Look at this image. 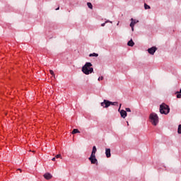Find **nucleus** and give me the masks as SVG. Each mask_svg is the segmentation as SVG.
Returning <instances> with one entry per match:
<instances>
[{
  "mask_svg": "<svg viewBox=\"0 0 181 181\" xmlns=\"http://www.w3.org/2000/svg\"><path fill=\"white\" fill-rule=\"evenodd\" d=\"M82 72L86 76H88V74H91V73H93L94 69L93 68V64L90 62H86L85 65L82 67Z\"/></svg>",
  "mask_w": 181,
  "mask_h": 181,
  "instance_id": "f257e3e1",
  "label": "nucleus"
},
{
  "mask_svg": "<svg viewBox=\"0 0 181 181\" xmlns=\"http://www.w3.org/2000/svg\"><path fill=\"white\" fill-rule=\"evenodd\" d=\"M149 119L150 122L152 124V125H154V127H156V125L159 124V117H158L156 113L150 114Z\"/></svg>",
  "mask_w": 181,
  "mask_h": 181,
  "instance_id": "f03ea898",
  "label": "nucleus"
},
{
  "mask_svg": "<svg viewBox=\"0 0 181 181\" xmlns=\"http://www.w3.org/2000/svg\"><path fill=\"white\" fill-rule=\"evenodd\" d=\"M97 153V147L94 146L93 147L91 155L89 158V160L91 162L92 164L95 165L97 163V158H95V153Z\"/></svg>",
  "mask_w": 181,
  "mask_h": 181,
  "instance_id": "7ed1b4c3",
  "label": "nucleus"
},
{
  "mask_svg": "<svg viewBox=\"0 0 181 181\" xmlns=\"http://www.w3.org/2000/svg\"><path fill=\"white\" fill-rule=\"evenodd\" d=\"M170 111V108H169V106L165 103H163L160 105V114H165V115H167V114H169Z\"/></svg>",
  "mask_w": 181,
  "mask_h": 181,
  "instance_id": "20e7f679",
  "label": "nucleus"
},
{
  "mask_svg": "<svg viewBox=\"0 0 181 181\" xmlns=\"http://www.w3.org/2000/svg\"><path fill=\"white\" fill-rule=\"evenodd\" d=\"M111 105V101L107 100H104L103 103H101V107H103L104 108H108Z\"/></svg>",
  "mask_w": 181,
  "mask_h": 181,
  "instance_id": "39448f33",
  "label": "nucleus"
},
{
  "mask_svg": "<svg viewBox=\"0 0 181 181\" xmlns=\"http://www.w3.org/2000/svg\"><path fill=\"white\" fill-rule=\"evenodd\" d=\"M131 21L132 22L130 23V27L132 28V32H134V27L135 26V25H136V23H138V22H139V21L131 18Z\"/></svg>",
  "mask_w": 181,
  "mask_h": 181,
  "instance_id": "423d86ee",
  "label": "nucleus"
},
{
  "mask_svg": "<svg viewBox=\"0 0 181 181\" xmlns=\"http://www.w3.org/2000/svg\"><path fill=\"white\" fill-rule=\"evenodd\" d=\"M158 49L156 47H153L148 49V52L150 54H155V52H156Z\"/></svg>",
  "mask_w": 181,
  "mask_h": 181,
  "instance_id": "0eeeda50",
  "label": "nucleus"
},
{
  "mask_svg": "<svg viewBox=\"0 0 181 181\" xmlns=\"http://www.w3.org/2000/svg\"><path fill=\"white\" fill-rule=\"evenodd\" d=\"M44 177L45 179H46L47 180H50V179H52L53 177V175H52V174L49 173H46L44 175Z\"/></svg>",
  "mask_w": 181,
  "mask_h": 181,
  "instance_id": "6e6552de",
  "label": "nucleus"
},
{
  "mask_svg": "<svg viewBox=\"0 0 181 181\" xmlns=\"http://www.w3.org/2000/svg\"><path fill=\"white\" fill-rule=\"evenodd\" d=\"M105 155L107 158H111V149L106 148L105 149Z\"/></svg>",
  "mask_w": 181,
  "mask_h": 181,
  "instance_id": "1a4fd4ad",
  "label": "nucleus"
},
{
  "mask_svg": "<svg viewBox=\"0 0 181 181\" xmlns=\"http://www.w3.org/2000/svg\"><path fill=\"white\" fill-rule=\"evenodd\" d=\"M120 115H121L122 118H125L127 117V111L122 110L120 111Z\"/></svg>",
  "mask_w": 181,
  "mask_h": 181,
  "instance_id": "9d476101",
  "label": "nucleus"
},
{
  "mask_svg": "<svg viewBox=\"0 0 181 181\" xmlns=\"http://www.w3.org/2000/svg\"><path fill=\"white\" fill-rule=\"evenodd\" d=\"M128 46H131L132 47V46H134V45H135V43L134 42V41L132 40H130L128 43H127Z\"/></svg>",
  "mask_w": 181,
  "mask_h": 181,
  "instance_id": "9b49d317",
  "label": "nucleus"
},
{
  "mask_svg": "<svg viewBox=\"0 0 181 181\" xmlns=\"http://www.w3.org/2000/svg\"><path fill=\"white\" fill-rule=\"evenodd\" d=\"M89 57H98V54H97V53L90 54Z\"/></svg>",
  "mask_w": 181,
  "mask_h": 181,
  "instance_id": "f8f14e48",
  "label": "nucleus"
},
{
  "mask_svg": "<svg viewBox=\"0 0 181 181\" xmlns=\"http://www.w3.org/2000/svg\"><path fill=\"white\" fill-rule=\"evenodd\" d=\"M71 134H80V131H78V129H74L72 131Z\"/></svg>",
  "mask_w": 181,
  "mask_h": 181,
  "instance_id": "ddd939ff",
  "label": "nucleus"
},
{
  "mask_svg": "<svg viewBox=\"0 0 181 181\" xmlns=\"http://www.w3.org/2000/svg\"><path fill=\"white\" fill-rule=\"evenodd\" d=\"M87 6L88 8H90V9H93V4H91V3L88 2Z\"/></svg>",
  "mask_w": 181,
  "mask_h": 181,
  "instance_id": "4468645a",
  "label": "nucleus"
},
{
  "mask_svg": "<svg viewBox=\"0 0 181 181\" xmlns=\"http://www.w3.org/2000/svg\"><path fill=\"white\" fill-rule=\"evenodd\" d=\"M176 94H177V98H181V93H180L179 91H177Z\"/></svg>",
  "mask_w": 181,
  "mask_h": 181,
  "instance_id": "2eb2a0df",
  "label": "nucleus"
},
{
  "mask_svg": "<svg viewBox=\"0 0 181 181\" xmlns=\"http://www.w3.org/2000/svg\"><path fill=\"white\" fill-rule=\"evenodd\" d=\"M144 8L145 9H151V6H149L148 4H144Z\"/></svg>",
  "mask_w": 181,
  "mask_h": 181,
  "instance_id": "dca6fc26",
  "label": "nucleus"
},
{
  "mask_svg": "<svg viewBox=\"0 0 181 181\" xmlns=\"http://www.w3.org/2000/svg\"><path fill=\"white\" fill-rule=\"evenodd\" d=\"M110 105H118L117 102H110Z\"/></svg>",
  "mask_w": 181,
  "mask_h": 181,
  "instance_id": "f3484780",
  "label": "nucleus"
},
{
  "mask_svg": "<svg viewBox=\"0 0 181 181\" xmlns=\"http://www.w3.org/2000/svg\"><path fill=\"white\" fill-rule=\"evenodd\" d=\"M177 133L181 134V124L178 126Z\"/></svg>",
  "mask_w": 181,
  "mask_h": 181,
  "instance_id": "a211bd4d",
  "label": "nucleus"
},
{
  "mask_svg": "<svg viewBox=\"0 0 181 181\" xmlns=\"http://www.w3.org/2000/svg\"><path fill=\"white\" fill-rule=\"evenodd\" d=\"M108 22H110V23H112V21H105V23H102V24H101V26H105V23H108Z\"/></svg>",
  "mask_w": 181,
  "mask_h": 181,
  "instance_id": "6ab92c4d",
  "label": "nucleus"
},
{
  "mask_svg": "<svg viewBox=\"0 0 181 181\" xmlns=\"http://www.w3.org/2000/svg\"><path fill=\"white\" fill-rule=\"evenodd\" d=\"M49 73L52 75V77H54V72L53 71V70H49Z\"/></svg>",
  "mask_w": 181,
  "mask_h": 181,
  "instance_id": "aec40b11",
  "label": "nucleus"
},
{
  "mask_svg": "<svg viewBox=\"0 0 181 181\" xmlns=\"http://www.w3.org/2000/svg\"><path fill=\"white\" fill-rule=\"evenodd\" d=\"M98 80V81H101L104 80V76L99 77Z\"/></svg>",
  "mask_w": 181,
  "mask_h": 181,
  "instance_id": "412c9836",
  "label": "nucleus"
},
{
  "mask_svg": "<svg viewBox=\"0 0 181 181\" xmlns=\"http://www.w3.org/2000/svg\"><path fill=\"white\" fill-rule=\"evenodd\" d=\"M56 159H59V158H62V155L60 154H57L56 156H55Z\"/></svg>",
  "mask_w": 181,
  "mask_h": 181,
  "instance_id": "4be33fe9",
  "label": "nucleus"
},
{
  "mask_svg": "<svg viewBox=\"0 0 181 181\" xmlns=\"http://www.w3.org/2000/svg\"><path fill=\"white\" fill-rule=\"evenodd\" d=\"M127 112H131V109L129 107L126 108Z\"/></svg>",
  "mask_w": 181,
  "mask_h": 181,
  "instance_id": "5701e85b",
  "label": "nucleus"
},
{
  "mask_svg": "<svg viewBox=\"0 0 181 181\" xmlns=\"http://www.w3.org/2000/svg\"><path fill=\"white\" fill-rule=\"evenodd\" d=\"M52 160H53V161L56 160V157H54V158L52 159Z\"/></svg>",
  "mask_w": 181,
  "mask_h": 181,
  "instance_id": "b1692460",
  "label": "nucleus"
},
{
  "mask_svg": "<svg viewBox=\"0 0 181 181\" xmlns=\"http://www.w3.org/2000/svg\"><path fill=\"white\" fill-rule=\"evenodd\" d=\"M59 9H60L59 7H58L57 8H56V11H59Z\"/></svg>",
  "mask_w": 181,
  "mask_h": 181,
  "instance_id": "393cba45",
  "label": "nucleus"
},
{
  "mask_svg": "<svg viewBox=\"0 0 181 181\" xmlns=\"http://www.w3.org/2000/svg\"><path fill=\"white\" fill-rule=\"evenodd\" d=\"M119 110H121V104H120V106H119Z\"/></svg>",
  "mask_w": 181,
  "mask_h": 181,
  "instance_id": "a878e982",
  "label": "nucleus"
},
{
  "mask_svg": "<svg viewBox=\"0 0 181 181\" xmlns=\"http://www.w3.org/2000/svg\"><path fill=\"white\" fill-rule=\"evenodd\" d=\"M180 94H181V89L180 90V92H179Z\"/></svg>",
  "mask_w": 181,
  "mask_h": 181,
  "instance_id": "bb28decb",
  "label": "nucleus"
},
{
  "mask_svg": "<svg viewBox=\"0 0 181 181\" xmlns=\"http://www.w3.org/2000/svg\"><path fill=\"white\" fill-rule=\"evenodd\" d=\"M127 122V125H129V124L128 123V122Z\"/></svg>",
  "mask_w": 181,
  "mask_h": 181,
  "instance_id": "cd10ccee",
  "label": "nucleus"
}]
</instances>
